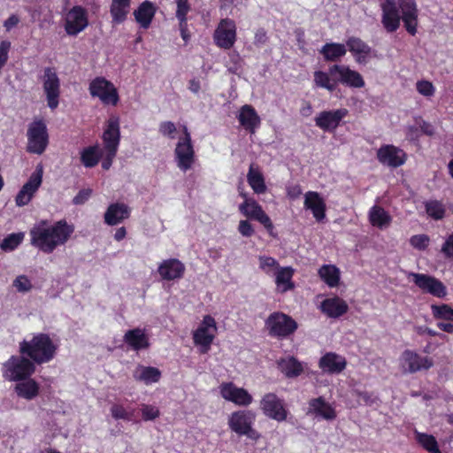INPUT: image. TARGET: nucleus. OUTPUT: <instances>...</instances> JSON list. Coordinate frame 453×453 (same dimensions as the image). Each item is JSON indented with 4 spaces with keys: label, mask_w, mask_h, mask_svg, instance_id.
Listing matches in <instances>:
<instances>
[{
    "label": "nucleus",
    "mask_w": 453,
    "mask_h": 453,
    "mask_svg": "<svg viewBox=\"0 0 453 453\" xmlns=\"http://www.w3.org/2000/svg\"><path fill=\"white\" fill-rule=\"evenodd\" d=\"M74 231V227L65 219L50 225L42 220L29 231L30 243L45 254L52 253L58 246L65 245Z\"/></svg>",
    "instance_id": "f257e3e1"
},
{
    "label": "nucleus",
    "mask_w": 453,
    "mask_h": 453,
    "mask_svg": "<svg viewBox=\"0 0 453 453\" xmlns=\"http://www.w3.org/2000/svg\"><path fill=\"white\" fill-rule=\"evenodd\" d=\"M315 88H325L328 92H334L340 84L350 88H362L365 82L363 76L349 65L334 64L327 71H315L313 73Z\"/></svg>",
    "instance_id": "f03ea898"
},
{
    "label": "nucleus",
    "mask_w": 453,
    "mask_h": 453,
    "mask_svg": "<svg viewBox=\"0 0 453 453\" xmlns=\"http://www.w3.org/2000/svg\"><path fill=\"white\" fill-rule=\"evenodd\" d=\"M57 345L47 334H38L30 341H22L19 343V353L27 355L35 364L48 363L54 358Z\"/></svg>",
    "instance_id": "7ed1b4c3"
},
{
    "label": "nucleus",
    "mask_w": 453,
    "mask_h": 453,
    "mask_svg": "<svg viewBox=\"0 0 453 453\" xmlns=\"http://www.w3.org/2000/svg\"><path fill=\"white\" fill-rule=\"evenodd\" d=\"M35 372V363L27 357L12 356L3 367L4 377L11 381H20L28 379Z\"/></svg>",
    "instance_id": "20e7f679"
},
{
    "label": "nucleus",
    "mask_w": 453,
    "mask_h": 453,
    "mask_svg": "<svg viewBox=\"0 0 453 453\" xmlns=\"http://www.w3.org/2000/svg\"><path fill=\"white\" fill-rule=\"evenodd\" d=\"M104 159L102 167L108 170L116 157L120 141L119 121L116 117H111L103 134Z\"/></svg>",
    "instance_id": "39448f33"
},
{
    "label": "nucleus",
    "mask_w": 453,
    "mask_h": 453,
    "mask_svg": "<svg viewBox=\"0 0 453 453\" xmlns=\"http://www.w3.org/2000/svg\"><path fill=\"white\" fill-rule=\"evenodd\" d=\"M256 415L251 411H237L231 414L228 419L229 428L238 435H245L257 442L261 434L253 428Z\"/></svg>",
    "instance_id": "423d86ee"
},
{
    "label": "nucleus",
    "mask_w": 453,
    "mask_h": 453,
    "mask_svg": "<svg viewBox=\"0 0 453 453\" xmlns=\"http://www.w3.org/2000/svg\"><path fill=\"white\" fill-rule=\"evenodd\" d=\"M265 327L269 335L278 339H285L296 331L298 325L290 316L280 311H275L266 319Z\"/></svg>",
    "instance_id": "0eeeda50"
},
{
    "label": "nucleus",
    "mask_w": 453,
    "mask_h": 453,
    "mask_svg": "<svg viewBox=\"0 0 453 453\" xmlns=\"http://www.w3.org/2000/svg\"><path fill=\"white\" fill-rule=\"evenodd\" d=\"M49 143L47 127L42 120L34 121L27 129V151L37 155L42 154Z\"/></svg>",
    "instance_id": "6e6552de"
},
{
    "label": "nucleus",
    "mask_w": 453,
    "mask_h": 453,
    "mask_svg": "<svg viewBox=\"0 0 453 453\" xmlns=\"http://www.w3.org/2000/svg\"><path fill=\"white\" fill-rule=\"evenodd\" d=\"M42 82L47 105L54 111L58 107L61 94L60 79L54 68H44Z\"/></svg>",
    "instance_id": "1a4fd4ad"
},
{
    "label": "nucleus",
    "mask_w": 453,
    "mask_h": 453,
    "mask_svg": "<svg viewBox=\"0 0 453 453\" xmlns=\"http://www.w3.org/2000/svg\"><path fill=\"white\" fill-rule=\"evenodd\" d=\"M92 97H98L104 104L117 105L119 96L114 84L104 77H96L89 83Z\"/></svg>",
    "instance_id": "9d476101"
},
{
    "label": "nucleus",
    "mask_w": 453,
    "mask_h": 453,
    "mask_svg": "<svg viewBox=\"0 0 453 453\" xmlns=\"http://www.w3.org/2000/svg\"><path fill=\"white\" fill-rule=\"evenodd\" d=\"M217 332L215 319L211 315L203 317L201 325L193 334V340L196 346L200 347V352L207 353L213 342Z\"/></svg>",
    "instance_id": "9b49d317"
},
{
    "label": "nucleus",
    "mask_w": 453,
    "mask_h": 453,
    "mask_svg": "<svg viewBox=\"0 0 453 453\" xmlns=\"http://www.w3.org/2000/svg\"><path fill=\"white\" fill-rule=\"evenodd\" d=\"M239 211L246 218L261 223L270 236L273 238L277 237V234L274 231V226L271 219L255 199H246V201H243V203L239 205Z\"/></svg>",
    "instance_id": "f8f14e48"
},
{
    "label": "nucleus",
    "mask_w": 453,
    "mask_h": 453,
    "mask_svg": "<svg viewBox=\"0 0 453 453\" xmlns=\"http://www.w3.org/2000/svg\"><path fill=\"white\" fill-rule=\"evenodd\" d=\"M409 278H412L413 283L423 292L438 298H443L447 296V288L439 279L434 276L410 273Z\"/></svg>",
    "instance_id": "ddd939ff"
},
{
    "label": "nucleus",
    "mask_w": 453,
    "mask_h": 453,
    "mask_svg": "<svg viewBox=\"0 0 453 453\" xmlns=\"http://www.w3.org/2000/svg\"><path fill=\"white\" fill-rule=\"evenodd\" d=\"M174 159L179 169L184 173L193 167L196 157L191 139L179 138L174 150Z\"/></svg>",
    "instance_id": "4468645a"
},
{
    "label": "nucleus",
    "mask_w": 453,
    "mask_h": 453,
    "mask_svg": "<svg viewBox=\"0 0 453 453\" xmlns=\"http://www.w3.org/2000/svg\"><path fill=\"white\" fill-rule=\"evenodd\" d=\"M88 26L87 10L75 5L71 8L65 17V30L68 35L76 36Z\"/></svg>",
    "instance_id": "2eb2a0df"
},
{
    "label": "nucleus",
    "mask_w": 453,
    "mask_h": 453,
    "mask_svg": "<svg viewBox=\"0 0 453 453\" xmlns=\"http://www.w3.org/2000/svg\"><path fill=\"white\" fill-rule=\"evenodd\" d=\"M260 407L264 414L279 422L284 421L288 416V410L282 399L274 393L265 394L260 401Z\"/></svg>",
    "instance_id": "dca6fc26"
},
{
    "label": "nucleus",
    "mask_w": 453,
    "mask_h": 453,
    "mask_svg": "<svg viewBox=\"0 0 453 453\" xmlns=\"http://www.w3.org/2000/svg\"><path fill=\"white\" fill-rule=\"evenodd\" d=\"M42 174L43 168L38 165L27 182L23 185L16 196L15 202L18 206L27 205L31 201L42 182Z\"/></svg>",
    "instance_id": "f3484780"
},
{
    "label": "nucleus",
    "mask_w": 453,
    "mask_h": 453,
    "mask_svg": "<svg viewBox=\"0 0 453 453\" xmlns=\"http://www.w3.org/2000/svg\"><path fill=\"white\" fill-rule=\"evenodd\" d=\"M215 43L221 49H231L236 41V26L233 19H221L213 35Z\"/></svg>",
    "instance_id": "a211bd4d"
},
{
    "label": "nucleus",
    "mask_w": 453,
    "mask_h": 453,
    "mask_svg": "<svg viewBox=\"0 0 453 453\" xmlns=\"http://www.w3.org/2000/svg\"><path fill=\"white\" fill-rule=\"evenodd\" d=\"M381 24L388 33H394L400 27L402 17L395 0H384L380 4Z\"/></svg>",
    "instance_id": "6ab92c4d"
},
{
    "label": "nucleus",
    "mask_w": 453,
    "mask_h": 453,
    "mask_svg": "<svg viewBox=\"0 0 453 453\" xmlns=\"http://www.w3.org/2000/svg\"><path fill=\"white\" fill-rule=\"evenodd\" d=\"M349 114L346 108H340L333 111H323L315 118V124L318 127L326 132H334L340 126L342 120Z\"/></svg>",
    "instance_id": "aec40b11"
},
{
    "label": "nucleus",
    "mask_w": 453,
    "mask_h": 453,
    "mask_svg": "<svg viewBox=\"0 0 453 453\" xmlns=\"http://www.w3.org/2000/svg\"><path fill=\"white\" fill-rule=\"evenodd\" d=\"M221 396L240 406L250 405L253 398L244 388L236 387L233 382H224L219 386Z\"/></svg>",
    "instance_id": "412c9836"
},
{
    "label": "nucleus",
    "mask_w": 453,
    "mask_h": 453,
    "mask_svg": "<svg viewBox=\"0 0 453 453\" xmlns=\"http://www.w3.org/2000/svg\"><path fill=\"white\" fill-rule=\"evenodd\" d=\"M403 367L410 373L428 370L434 365L431 357H422L414 350L405 349L402 354Z\"/></svg>",
    "instance_id": "4be33fe9"
},
{
    "label": "nucleus",
    "mask_w": 453,
    "mask_h": 453,
    "mask_svg": "<svg viewBox=\"0 0 453 453\" xmlns=\"http://www.w3.org/2000/svg\"><path fill=\"white\" fill-rule=\"evenodd\" d=\"M398 4L406 31L410 35H415L417 33L418 13L415 0H398Z\"/></svg>",
    "instance_id": "5701e85b"
},
{
    "label": "nucleus",
    "mask_w": 453,
    "mask_h": 453,
    "mask_svg": "<svg viewBox=\"0 0 453 453\" xmlns=\"http://www.w3.org/2000/svg\"><path fill=\"white\" fill-rule=\"evenodd\" d=\"M377 158L381 164L395 168L404 164L406 154L394 145H384L378 150Z\"/></svg>",
    "instance_id": "b1692460"
},
{
    "label": "nucleus",
    "mask_w": 453,
    "mask_h": 453,
    "mask_svg": "<svg viewBox=\"0 0 453 453\" xmlns=\"http://www.w3.org/2000/svg\"><path fill=\"white\" fill-rule=\"evenodd\" d=\"M157 272L164 280H174L182 278L185 265L177 258L164 260L158 266Z\"/></svg>",
    "instance_id": "393cba45"
},
{
    "label": "nucleus",
    "mask_w": 453,
    "mask_h": 453,
    "mask_svg": "<svg viewBox=\"0 0 453 453\" xmlns=\"http://www.w3.org/2000/svg\"><path fill=\"white\" fill-rule=\"evenodd\" d=\"M321 311L328 318L338 319L349 311L348 303L338 296L326 298L320 304Z\"/></svg>",
    "instance_id": "a878e982"
},
{
    "label": "nucleus",
    "mask_w": 453,
    "mask_h": 453,
    "mask_svg": "<svg viewBox=\"0 0 453 453\" xmlns=\"http://www.w3.org/2000/svg\"><path fill=\"white\" fill-rule=\"evenodd\" d=\"M125 343L133 350L138 351L150 347V340L145 329L139 327L127 330L123 337Z\"/></svg>",
    "instance_id": "bb28decb"
},
{
    "label": "nucleus",
    "mask_w": 453,
    "mask_h": 453,
    "mask_svg": "<svg viewBox=\"0 0 453 453\" xmlns=\"http://www.w3.org/2000/svg\"><path fill=\"white\" fill-rule=\"evenodd\" d=\"M319 365L323 372L333 374L342 372L346 368L347 361L336 353L328 352L319 359Z\"/></svg>",
    "instance_id": "cd10ccee"
},
{
    "label": "nucleus",
    "mask_w": 453,
    "mask_h": 453,
    "mask_svg": "<svg viewBox=\"0 0 453 453\" xmlns=\"http://www.w3.org/2000/svg\"><path fill=\"white\" fill-rule=\"evenodd\" d=\"M130 216V208L124 203H114L109 205L104 213V222L109 226L121 223Z\"/></svg>",
    "instance_id": "c85d7f7f"
},
{
    "label": "nucleus",
    "mask_w": 453,
    "mask_h": 453,
    "mask_svg": "<svg viewBox=\"0 0 453 453\" xmlns=\"http://www.w3.org/2000/svg\"><path fill=\"white\" fill-rule=\"evenodd\" d=\"M304 207L311 211L317 221L326 217V203L318 192L309 191L304 196Z\"/></svg>",
    "instance_id": "c756f323"
},
{
    "label": "nucleus",
    "mask_w": 453,
    "mask_h": 453,
    "mask_svg": "<svg viewBox=\"0 0 453 453\" xmlns=\"http://www.w3.org/2000/svg\"><path fill=\"white\" fill-rule=\"evenodd\" d=\"M247 181L256 194H265L267 190L263 173L259 165L255 163H252L250 165L247 174Z\"/></svg>",
    "instance_id": "7c9ffc66"
},
{
    "label": "nucleus",
    "mask_w": 453,
    "mask_h": 453,
    "mask_svg": "<svg viewBox=\"0 0 453 453\" xmlns=\"http://www.w3.org/2000/svg\"><path fill=\"white\" fill-rule=\"evenodd\" d=\"M346 45L357 63H365L372 52V48L358 37H349Z\"/></svg>",
    "instance_id": "2f4dec72"
},
{
    "label": "nucleus",
    "mask_w": 453,
    "mask_h": 453,
    "mask_svg": "<svg viewBox=\"0 0 453 453\" xmlns=\"http://www.w3.org/2000/svg\"><path fill=\"white\" fill-rule=\"evenodd\" d=\"M240 124L251 134L255 133L256 128L260 125V118L255 109L249 104L241 108L238 117Z\"/></svg>",
    "instance_id": "473e14b6"
},
{
    "label": "nucleus",
    "mask_w": 453,
    "mask_h": 453,
    "mask_svg": "<svg viewBox=\"0 0 453 453\" xmlns=\"http://www.w3.org/2000/svg\"><path fill=\"white\" fill-rule=\"evenodd\" d=\"M156 8L151 2L145 1L134 12L135 21L141 27L148 29L155 16Z\"/></svg>",
    "instance_id": "72a5a7b5"
},
{
    "label": "nucleus",
    "mask_w": 453,
    "mask_h": 453,
    "mask_svg": "<svg viewBox=\"0 0 453 453\" xmlns=\"http://www.w3.org/2000/svg\"><path fill=\"white\" fill-rule=\"evenodd\" d=\"M319 53L326 62L337 63L346 55L347 49L342 43L326 42L319 50Z\"/></svg>",
    "instance_id": "f704fd0d"
},
{
    "label": "nucleus",
    "mask_w": 453,
    "mask_h": 453,
    "mask_svg": "<svg viewBox=\"0 0 453 453\" xmlns=\"http://www.w3.org/2000/svg\"><path fill=\"white\" fill-rule=\"evenodd\" d=\"M368 218L371 225L380 229L388 228L392 222L390 214L380 205H373L370 209Z\"/></svg>",
    "instance_id": "c9c22d12"
},
{
    "label": "nucleus",
    "mask_w": 453,
    "mask_h": 453,
    "mask_svg": "<svg viewBox=\"0 0 453 453\" xmlns=\"http://www.w3.org/2000/svg\"><path fill=\"white\" fill-rule=\"evenodd\" d=\"M294 269L290 266L279 267L274 273L275 283L280 292L285 293L288 290H292L295 288V284L292 281L294 275Z\"/></svg>",
    "instance_id": "e433bc0d"
},
{
    "label": "nucleus",
    "mask_w": 453,
    "mask_h": 453,
    "mask_svg": "<svg viewBox=\"0 0 453 453\" xmlns=\"http://www.w3.org/2000/svg\"><path fill=\"white\" fill-rule=\"evenodd\" d=\"M131 0H111L110 13L113 25L123 23L129 13Z\"/></svg>",
    "instance_id": "4c0bfd02"
},
{
    "label": "nucleus",
    "mask_w": 453,
    "mask_h": 453,
    "mask_svg": "<svg viewBox=\"0 0 453 453\" xmlns=\"http://www.w3.org/2000/svg\"><path fill=\"white\" fill-rule=\"evenodd\" d=\"M39 384L30 377L28 379L20 380L15 386V392L19 397L26 400H32L39 395Z\"/></svg>",
    "instance_id": "58836bf2"
},
{
    "label": "nucleus",
    "mask_w": 453,
    "mask_h": 453,
    "mask_svg": "<svg viewBox=\"0 0 453 453\" xmlns=\"http://www.w3.org/2000/svg\"><path fill=\"white\" fill-rule=\"evenodd\" d=\"M133 376L135 380L142 381L148 385L157 382L161 378V372L156 367L138 365Z\"/></svg>",
    "instance_id": "ea45409f"
},
{
    "label": "nucleus",
    "mask_w": 453,
    "mask_h": 453,
    "mask_svg": "<svg viewBox=\"0 0 453 453\" xmlns=\"http://www.w3.org/2000/svg\"><path fill=\"white\" fill-rule=\"evenodd\" d=\"M310 408L312 412L325 419L332 420L336 418L334 409L323 397L311 399L310 401Z\"/></svg>",
    "instance_id": "a19ab883"
},
{
    "label": "nucleus",
    "mask_w": 453,
    "mask_h": 453,
    "mask_svg": "<svg viewBox=\"0 0 453 453\" xmlns=\"http://www.w3.org/2000/svg\"><path fill=\"white\" fill-rule=\"evenodd\" d=\"M102 156L97 145L88 146L81 151V162L85 167L92 168L99 163Z\"/></svg>",
    "instance_id": "79ce46f5"
},
{
    "label": "nucleus",
    "mask_w": 453,
    "mask_h": 453,
    "mask_svg": "<svg viewBox=\"0 0 453 453\" xmlns=\"http://www.w3.org/2000/svg\"><path fill=\"white\" fill-rule=\"evenodd\" d=\"M278 365L280 371L288 378L297 377L303 371L302 364L293 357L281 359Z\"/></svg>",
    "instance_id": "37998d69"
},
{
    "label": "nucleus",
    "mask_w": 453,
    "mask_h": 453,
    "mask_svg": "<svg viewBox=\"0 0 453 453\" xmlns=\"http://www.w3.org/2000/svg\"><path fill=\"white\" fill-rule=\"evenodd\" d=\"M319 277L331 288L340 281V270L333 265H324L319 270Z\"/></svg>",
    "instance_id": "c03bdc74"
},
{
    "label": "nucleus",
    "mask_w": 453,
    "mask_h": 453,
    "mask_svg": "<svg viewBox=\"0 0 453 453\" xmlns=\"http://www.w3.org/2000/svg\"><path fill=\"white\" fill-rule=\"evenodd\" d=\"M134 411V409H127L121 403H114L111 407V414L116 420L136 421Z\"/></svg>",
    "instance_id": "a18cd8bd"
},
{
    "label": "nucleus",
    "mask_w": 453,
    "mask_h": 453,
    "mask_svg": "<svg viewBox=\"0 0 453 453\" xmlns=\"http://www.w3.org/2000/svg\"><path fill=\"white\" fill-rule=\"evenodd\" d=\"M418 442L430 453H441L434 436L423 433H417Z\"/></svg>",
    "instance_id": "49530a36"
},
{
    "label": "nucleus",
    "mask_w": 453,
    "mask_h": 453,
    "mask_svg": "<svg viewBox=\"0 0 453 453\" xmlns=\"http://www.w3.org/2000/svg\"><path fill=\"white\" fill-rule=\"evenodd\" d=\"M426 211L429 217L435 220H439L445 216V206L443 203L437 200H430L425 203Z\"/></svg>",
    "instance_id": "de8ad7c7"
},
{
    "label": "nucleus",
    "mask_w": 453,
    "mask_h": 453,
    "mask_svg": "<svg viewBox=\"0 0 453 453\" xmlns=\"http://www.w3.org/2000/svg\"><path fill=\"white\" fill-rule=\"evenodd\" d=\"M432 314L435 319H445L453 321V308L449 304L431 305Z\"/></svg>",
    "instance_id": "09e8293b"
},
{
    "label": "nucleus",
    "mask_w": 453,
    "mask_h": 453,
    "mask_svg": "<svg viewBox=\"0 0 453 453\" xmlns=\"http://www.w3.org/2000/svg\"><path fill=\"white\" fill-rule=\"evenodd\" d=\"M23 239V233L11 234L2 241L0 248L4 251L14 250L22 242Z\"/></svg>",
    "instance_id": "8fccbe9b"
},
{
    "label": "nucleus",
    "mask_w": 453,
    "mask_h": 453,
    "mask_svg": "<svg viewBox=\"0 0 453 453\" xmlns=\"http://www.w3.org/2000/svg\"><path fill=\"white\" fill-rule=\"evenodd\" d=\"M142 418L144 421L155 420L160 416V411L157 407L150 404L141 405Z\"/></svg>",
    "instance_id": "3c124183"
},
{
    "label": "nucleus",
    "mask_w": 453,
    "mask_h": 453,
    "mask_svg": "<svg viewBox=\"0 0 453 453\" xmlns=\"http://www.w3.org/2000/svg\"><path fill=\"white\" fill-rule=\"evenodd\" d=\"M12 286L18 292L26 293L33 288L31 280L26 275H19L12 282Z\"/></svg>",
    "instance_id": "603ef678"
},
{
    "label": "nucleus",
    "mask_w": 453,
    "mask_h": 453,
    "mask_svg": "<svg viewBox=\"0 0 453 453\" xmlns=\"http://www.w3.org/2000/svg\"><path fill=\"white\" fill-rule=\"evenodd\" d=\"M430 242V238L426 234H416L411 237L410 243L411 245L418 250H425Z\"/></svg>",
    "instance_id": "864d4df0"
},
{
    "label": "nucleus",
    "mask_w": 453,
    "mask_h": 453,
    "mask_svg": "<svg viewBox=\"0 0 453 453\" xmlns=\"http://www.w3.org/2000/svg\"><path fill=\"white\" fill-rule=\"evenodd\" d=\"M416 88L419 94L427 97L434 96L435 92L433 83L428 81H418Z\"/></svg>",
    "instance_id": "5fc2aeb1"
},
{
    "label": "nucleus",
    "mask_w": 453,
    "mask_h": 453,
    "mask_svg": "<svg viewBox=\"0 0 453 453\" xmlns=\"http://www.w3.org/2000/svg\"><path fill=\"white\" fill-rule=\"evenodd\" d=\"M260 268L266 273H269V269L275 268L276 270L280 267L277 260L272 257H260Z\"/></svg>",
    "instance_id": "6e6d98bb"
},
{
    "label": "nucleus",
    "mask_w": 453,
    "mask_h": 453,
    "mask_svg": "<svg viewBox=\"0 0 453 453\" xmlns=\"http://www.w3.org/2000/svg\"><path fill=\"white\" fill-rule=\"evenodd\" d=\"M159 132L169 137L170 139H173L174 134L176 132V126L172 121H164L159 125Z\"/></svg>",
    "instance_id": "4d7b16f0"
},
{
    "label": "nucleus",
    "mask_w": 453,
    "mask_h": 453,
    "mask_svg": "<svg viewBox=\"0 0 453 453\" xmlns=\"http://www.w3.org/2000/svg\"><path fill=\"white\" fill-rule=\"evenodd\" d=\"M441 252L445 258L453 259V233L446 238L441 246Z\"/></svg>",
    "instance_id": "13d9d810"
},
{
    "label": "nucleus",
    "mask_w": 453,
    "mask_h": 453,
    "mask_svg": "<svg viewBox=\"0 0 453 453\" xmlns=\"http://www.w3.org/2000/svg\"><path fill=\"white\" fill-rule=\"evenodd\" d=\"M92 194V189L84 188L79 191V193L73 197V203L80 205L85 203Z\"/></svg>",
    "instance_id": "bf43d9fd"
},
{
    "label": "nucleus",
    "mask_w": 453,
    "mask_h": 453,
    "mask_svg": "<svg viewBox=\"0 0 453 453\" xmlns=\"http://www.w3.org/2000/svg\"><path fill=\"white\" fill-rule=\"evenodd\" d=\"M415 122L420 127V134H424L428 136H432L434 134L433 126L430 123L425 121L421 117L416 118Z\"/></svg>",
    "instance_id": "052dcab7"
},
{
    "label": "nucleus",
    "mask_w": 453,
    "mask_h": 453,
    "mask_svg": "<svg viewBox=\"0 0 453 453\" xmlns=\"http://www.w3.org/2000/svg\"><path fill=\"white\" fill-rule=\"evenodd\" d=\"M415 332L418 335H423L425 334L430 335V336H439L442 340H447V336L443 334H440L427 326H418L415 327Z\"/></svg>",
    "instance_id": "680f3d73"
},
{
    "label": "nucleus",
    "mask_w": 453,
    "mask_h": 453,
    "mask_svg": "<svg viewBox=\"0 0 453 453\" xmlns=\"http://www.w3.org/2000/svg\"><path fill=\"white\" fill-rule=\"evenodd\" d=\"M238 230L242 236L250 237L254 234V228L248 220H241Z\"/></svg>",
    "instance_id": "e2e57ef3"
},
{
    "label": "nucleus",
    "mask_w": 453,
    "mask_h": 453,
    "mask_svg": "<svg viewBox=\"0 0 453 453\" xmlns=\"http://www.w3.org/2000/svg\"><path fill=\"white\" fill-rule=\"evenodd\" d=\"M176 17L180 21V30L181 37L185 42H188L190 35L188 33L187 16L176 15Z\"/></svg>",
    "instance_id": "0e129e2a"
},
{
    "label": "nucleus",
    "mask_w": 453,
    "mask_h": 453,
    "mask_svg": "<svg viewBox=\"0 0 453 453\" xmlns=\"http://www.w3.org/2000/svg\"><path fill=\"white\" fill-rule=\"evenodd\" d=\"M175 2L177 4L176 15L187 16L188 11L190 10L188 0H175Z\"/></svg>",
    "instance_id": "69168bd1"
},
{
    "label": "nucleus",
    "mask_w": 453,
    "mask_h": 453,
    "mask_svg": "<svg viewBox=\"0 0 453 453\" xmlns=\"http://www.w3.org/2000/svg\"><path fill=\"white\" fill-rule=\"evenodd\" d=\"M405 134L407 139L411 141H417L420 137L421 134L418 127L409 126L405 129Z\"/></svg>",
    "instance_id": "338daca9"
},
{
    "label": "nucleus",
    "mask_w": 453,
    "mask_h": 453,
    "mask_svg": "<svg viewBox=\"0 0 453 453\" xmlns=\"http://www.w3.org/2000/svg\"><path fill=\"white\" fill-rule=\"evenodd\" d=\"M19 22V18L15 15L12 14L4 23V27L7 31H10L12 28L16 27Z\"/></svg>",
    "instance_id": "774afa93"
}]
</instances>
